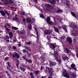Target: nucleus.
<instances>
[{"label": "nucleus", "mask_w": 78, "mask_h": 78, "mask_svg": "<svg viewBox=\"0 0 78 78\" xmlns=\"http://www.w3.org/2000/svg\"><path fill=\"white\" fill-rule=\"evenodd\" d=\"M23 51L24 52V53H25L27 51L25 49H23Z\"/></svg>", "instance_id": "603ef678"}, {"label": "nucleus", "mask_w": 78, "mask_h": 78, "mask_svg": "<svg viewBox=\"0 0 78 78\" xmlns=\"http://www.w3.org/2000/svg\"><path fill=\"white\" fill-rule=\"evenodd\" d=\"M5 13L7 14L8 16H9V13L8 12L7 10L5 11Z\"/></svg>", "instance_id": "393cba45"}, {"label": "nucleus", "mask_w": 78, "mask_h": 78, "mask_svg": "<svg viewBox=\"0 0 78 78\" xmlns=\"http://www.w3.org/2000/svg\"><path fill=\"white\" fill-rule=\"evenodd\" d=\"M6 37L7 39H9V37L8 35H7L5 36Z\"/></svg>", "instance_id": "8fccbe9b"}, {"label": "nucleus", "mask_w": 78, "mask_h": 78, "mask_svg": "<svg viewBox=\"0 0 78 78\" xmlns=\"http://www.w3.org/2000/svg\"><path fill=\"white\" fill-rule=\"evenodd\" d=\"M20 14V15H21V16H24L25 15V12H19Z\"/></svg>", "instance_id": "bb28decb"}, {"label": "nucleus", "mask_w": 78, "mask_h": 78, "mask_svg": "<svg viewBox=\"0 0 78 78\" xmlns=\"http://www.w3.org/2000/svg\"><path fill=\"white\" fill-rule=\"evenodd\" d=\"M49 65L50 66H55L56 65V63L55 62H50Z\"/></svg>", "instance_id": "0eeeda50"}, {"label": "nucleus", "mask_w": 78, "mask_h": 78, "mask_svg": "<svg viewBox=\"0 0 78 78\" xmlns=\"http://www.w3.org/2000/svg\"><path fill=\"white\" fill-rule=\"evenodd\" d=\"M5 59H6V60H8V59H9V57H6L5 58Z\"/></svg>", "instance_id": "49530a36"}, {"label": "nucleus", "mask_w": 78, "mask_h": 78, "mask_svg": "<svg viewBox=\"0 0 78 78\" xmlns=\"http://www.w3.org/2000/svg\"><path fill=\"white\" fill-rule=\"evenodd\" d=\"M5 73H6L7 75H8V74H9V73H8V71H5Z\"/></svg>", "instance_id": "bf43d9fd"}, {"label": "nucleus", "mask_w": 78, "mask_h": 78, "mask_svg": "<svg viewBox=\"0 0 78 78\" xmlns=\"http://www.w3.org/2000/svg\"><path fill=\"white\" fill-rule=\"evenodd\" d=\"M16 39H13V41H14V42H16Z\"/></svg>", "instance_id": "774afa93"}, {"label": "nucleus", "mask_w": 78, "mask_h": 78, "mask_svg": "<svg viewBox=\"0 0 78 78\" xmlns=\"http://www.w3.org/2000/svg\"><path fill=\"white\" fill-rule=\"evenodd\" d=\"M57 61L59 64H61L62 62L61 60V59H58Z\"/></svg>", "instance_id": "72a5a7b5"}, {"label": "nucleus", "mask_w": 78, "mask_h": 78, "mask_svg": "<svg viewBox=\"0 0 78 78\" xmlns=\"http://www.w3.org/2000/svg\"><path fill=\"white\" fill-rule=\"evenodd\" d=\"M28 56H31V54H29L28 55Z\"/></svg>", "instance_id": "69168bd1"}, {"label": "nucleus", "mask_w": 78, "mask_h": 78, "mask_svg": "<svg viewBox=\"0 0 78 78\" xmlns=\"http://www.w3.org/2000/svg\"><path fill=\"white\" fill-rule=\"evenodd\" d=\"M47 22L49 25H51L53 23L52 21H50V18L48 16L47 19Z\"/></svg>", "instance_id": "20e7f679"}, {"label": "nucleus", "mask_w": 78, "mask_h": 78, "mask_svg": "<svg viewBox=\"0 0 78 78\" xmlns=\"http://www.w3.org/2000/svg\"><path fill=\"white\" fill-rule=\"evenodd\" d=\"M27 44H28V45H30L31 44V43L30 42H27Z\"/></svg>", "instance_id": "864d4df0"}, {"label": "nucleus", "mask_w": 78, "mask_h": 78, "mask_svg": "<svg viewBox=\"0 0 78 78\" xmlns=\"http://www.w3.org/2000/svg\"><path fill=\"white\" fill-rule=\"evenodd\" d=\"M12 28L13 30H18V28L14 27L12 26Z\"/></svg>", "instance_id": "f704fd0d"}, {"label": "nucleus", "mask_w": 78, "mask_h": 78, "mask_svg": "<svg viewBox=\"0 0 78 78\" xmlns=\"http://www.w3.org/2000/svg\"><path fill=\"white\" fill-rule=\"evenodd\" d=\"M46 68L48 70L49 73V74H51V75L48 77V78H53V77H52V75H51V74H52L54 72L53 70L49 67H46Z\"/></svg>", "instance_id": "f257e3e1"}, {"label": "nucleus", "mask_w": 78, "mask_h": 78, "mask_svg": "<svg viewBox=\"0 0 78 78\" xmlns=\"http://www.w3.org/2000/svg\"><path fill=\"white\" fill-rule=\"evenodd\" d=\"M44 69V67L42 66H41V70H42Z\"/></svg>", "instance_id": "6e6d98bb"}, {"label": "nucleus", "mask_w": 78, "mask_h": 78, "mask_svg": "<svg viewBox=\"0 0 78 78\" xmlns=\"http://www.w3.org/2000/svg\"><path fill=\"white\" fill-rule=\"evenodd\" d=\"M52 27L53 28H54L55 31H56V32H57V33H59V29L58 28H56V27L54 26H53Z\"/></svg>", "instance_id": "4468645a"}, {"label": "nucleus", "mask_w": 78, "mask_h": 78, "mask_svg": "<svg viewBox=\"0 0 78 78\" xmlns=\"http://www.w3.org/2000/svg\"><path fill=\"white\" fill-rule=\"evenodd\" d=\"M65 53H69V49L67 48H66L65 50Z\"/></svg>", "instance_id": "412c9836"}, {"label": "nucleus", "mask_w": 78, "mask_h": 78, "mask_svg": "<svg viewBox=\"0 0 78 78\" xmlns=\"http://www.w3.org/2000/svg\"><path fill=\"white\" fill-rule=\"evenodd\" d=\"M55 59H56V60H57L58 59V58L55 56Z\"/></svg>", "instance_id": "13d9d810"}, {"label": "nucleus", "mask_w": 78, "mask_h": 78, "mask_svg": "<svg viewBox=\"0 0 78 78\" xmlns=\"http://www.w3.org/2000/svg\"><path fill=\"white\" fill-rule=\"evenodd\" d=\"M45 76H42L41 77V78H45Z\"/></svg>", "instance_id": "e2e57ef3"}, {"label": "nucleus", "mask_w": 78, "mask_h": 78, "mask_svg": "<svg viewBox=\"0 0 78 78\" xmlns=\"http://www.w3.org/2000/svg\"><path fill=\"white\" fill-rule=\"evenodd\" d=\"M34 29L35 30H36V34H37V29L36 28V27H34Z\"/></svg>", "instance_id": "680f3d73"}, {"label": "nucleus", "mask_w": 78, "mask_h": 78, "mask_svg": "<svg viewBox=\"0 0 78 78\" xmlns=\"http://www.w3.org/2000/svg\"><path fill=\"white\" fill-rule=\"evenodd\" d=\"M9 2L10 3H13L12 1L11 0H9Z\"/></svg>", "instance_id": "c03bdc74"}, {"label": "nucleus", "mask_w": 78, "mask_h": 78, "mask_svg": "<svg viewBox=\"0 0 78 78\" xmlns=\"http://www.w3.org/2000/svg\"><path fill=\"white\" fill-rule=\"evenodd\" d=\"M70 26L71 27H73V24L70 23Z\"/></svg>", "instance_id": "37998d69"}, {"label": "nucleus", "mask_w": 78, "mask_h": 78, "mask_svg": "<svg viewBox=\"0 0 78 78\" xmlns=\"http://www.w3.org/2000/svg\"><path fill=\"white\" fill-rule=\"evenodd\" d=\"M57 12H62V10L61 9H58L57 10Z\"/></svg>", "instance_id": "c9c22d12"}, {"label": "nucleus", "mask_w": 78, "mask_h": 78, "mask_svg": "<svg viewBox=\"0 0 78 78\" xmlns=\"http://www.w3.org/2000/svg\"><path fill=\"white\" fill-rule=\"evenodd\" d=\"M67 41L68 42H69L70 44H72V40L71 37H67Z\"/></svg>", "instance_id": "423d86ee"}, {"label": "nucleus", "mask_w": 78, "mask_h": 78, "mask_svg": "<svg viewBox=\"0 0 78 78\" xmlns=\"http://www.w3.org/2000/svg\"><path fill=\"white\" fill-rule=\"evenodd\" d=\"M71 14L74 17H75L76 18V19H77V18L76 17V14L75 13H74L73 12H71Z\"/></svg>", "instance_id": "a211bd4d"}, {"label": "nucleus", "mask_w": 78, "mask_h": 78, "mask_svg": "<svg viewBox=\"0 0 78 78\" xmlns=\"http://www.w3.org/2000/svg\"><path fill=\"white\" fill-rule=\"evenodd\" d=\"M7 25L9 27H11V25L12 26V25H11V24H8Z\"/></svg>", "instance_id": "09e8293b"}, {"label": "nucleus", "mask_w": 78, "mask_h": 78, "mask_svg": "<svg viewBox=\"0 0 78 78\" xmlns=\"http://www.w3.org/2000/svg\"><path fill=\"white\" fill-rule=\"evenodd\" d=\"M47 38L48 40H50V39L51 38V36L50 35L47 36Z\"/></svg>", "instance_id": "c85d7f7f"}, {"label": "nucleus", "mask_w": 78, "mask_h": 78, "mask_svg": "<svg viewBox=\"0 0 78 78\" xmlns=\"http://www.w3.org/2000/svg\"><path fill=\"white\" fill-rule=\"evenodd\" d=\"M9 70L10 72H12V73H13V71L11 69H9Z\"/></svg>", "instance_id": "4d7b16f0"}, {"label": "nucleus", "mask_w": 78, "mask_h": 78, "mask_svg": "<svg viewBox=\"0 0 78 78\" xmlns=\"http://www.w3.org/2000/svg\"><path fill=\"white\" fill-rule=\"evenodd\" d=\"M20 69H21V70L22 71H25V69H26L25 68V67H23L21 66H20Z\"/></svg>", "instance_id": "dca6fc26"}, {"label": "nucleus", "mask_w": 78, "mask_h": 78, "mask_svg": "<svg viewBox=\"0 0 78 78\" xmlns=\"http://www.w3.org/2000/svg\"><path fill=\"white\" fill-rule=\"evenodd\" d=\"M46 6L49 8H53V7H52V6L49 4H47L46 5Z\"/></svg>", "instance_id": "aec40b11"}, {"label": "nucleus", "mask_w": 78, "mask_h": 78, "mask_svg": "<svg viewBox=\"0 0 78 78\" xmlns=\"http://www.w3.org/2000/svg\"><path fill=\"white\" fill-rule=\"evenodd\" d=\"M20 34H26V31L24 29H23L20 32Z\"/></svg>", "instance_id": "1a4fd4ad"}, {"label": "nucleus", "mask_w": 78, "mask_h": 78, "mask_svg": "<svg viewBox=\"0 0 78 78\" xmlns=\"http://www.w3.org/2000/svg\"><path fill=\"white\" fill-rule=\"evenodd\" d=\"M30 77L32 78H34V76H33V74L32 73H30Z\"/></svg>", "instance_id": "cd10ccee"}, {"label": "nucleus", "mask_w": 78, "mask_h": 78, "mask_svg": "<svg viewBox=\"0 0 78 78\" xmlns=\"http://www.w3.org/2000/svg\"><path fill=\"white\" fill-rule=\"evenodd\" d=\"M62 75H63L64 77H66V78H69V75L68 73H67V71L64 70L63 72L62 73Z\"/></svg>", "instance_id": "f03ea898"}, {"label": "nucleus", "mask_w": 78, "mask_h": 78, "mask_svg": "<svg viewBox=\"0 0 78 78\" xmlns=\"http://www.w3.org/2000/svg\"><path fill=\"white\" fill-rule=\"evenodd\" d=\"M22 58H23V59H24L25 61H28V59L26 58V57L25 56H23L22 57Z\"/></svg>", "instance_id": "b1692460"}, {"label": "nucleus", "mask_w": 78, "mask_h": 78, "mask_svg": "<svg viewBox=\"0 0 78 78\" xmlns=\"http://www.w3.org/2000/svg\"><path fill=\"white\" fill-rule=\"evenodd\" d=\"M40 58H41V59H42V62H44V61H45V60L44 59V57H40Z\"/></svg>", "instance_id": "a19ab883"}, {"label": "nucleus", "mask_w": 78, "mask_h": 78, "mask_svg": "<svg viewBox=\"0 0 78 78\" xmlns=\"http://www.w3.org/2000/svg\"><path fill=\"white\" fill-rule=\"evenodd\" d=\"M18 45H19V47H21V44H18Z\"/></svg>", "instance_id": "338daca9"}, {"label": "nucleus", "mask_w": 78, "mask_h": 78, "mask_svg": "<svg viewBox=\"0 0 78 78\" xmlns=\"http://www.w3.org/2000/svg\"><path fill=\"white\" fill-rule=\"evenodd\" d=\"M54 54L55 56H58V52L57 51H55L54 52Z\"/></svg>", "instance_id": "e433bc0d"}, {"label": "nucleus", "mask_w": 78, "mask_h": 78, "mask_svg": "<svg viewBox=\"0 0 78 78\" xmlns=\"http://www.w3.org/2000/svg\"><path fill=\"white\" fill-rule=\"evenodd\" d=\"M50 2L52 5L55 3V0H50Z\"/></svg>", "instance_id": "6ab92c4d"}, {"label": "nucleus", "mask_w": 78, "mask_h": 78, "mask_svg": "<svg viewBox=\"0 0 78 78\" xmlns=\"http://www.w3.org/2000/svg\"><path fill=\"white\" fill-rule=\"evenodd\" d=\"M51 46L52 48H53V49H55V48H56V46L55 44L53 43L51 44Z\"/></svg>", "instance_id": "4be33fe9"}, {"label": "nucleus", "mask_w": 78, "mask_h": 78, "mask_svg": "<svg viewBox=\"0 0 78 78\" xmlns=\"http://www.w3.org/2000/svg\"><path fill=\"white\" fill-rule=\"evenodd\" d=\"M12 48L14 50H16V47H15V46H13Z\"/></svg>", "instance_id": "3c124183"}, {"label": "nucleus", "mask_w": 78, "mask_h": 78, "mask_svg": "<svg viewBox=\"0 0 78 78\" xmlns=\"http://www.w3.org/2000/svg\"><path fill=\"white\" fill-rule=\"evenodd\" d=\"M9 34L10 36V38H11V39H12V37H13V34L12 33V32H9Z\"/></svg>", "instance_id": "ddd939ff"}, {"label": "nucleus", "mask_w": 78, "mask_h": 78, "mask_svg": "<svg viewBox=\"0 0 78 78\" xmlns=\"http://www.w3.org/2000/svg\"><path fill=\"white\" fill-rule=\"evenodd\" d=\"M5 29L6 30H7V31H10L11 30L10 29H9V28L7 27H6L5 28Z\"/></svg>", "instance_id": "58836bf2"}, {"label": "nucleus", "mask_w": 78, "mask_h": 78, "mask_svg": "<svg viewBox=\"0 0 78 78\" xmlns=\"http://www.w3.org/2000/svg\"><path fill=\"white\" fill-rule=\"evenodd\" d=\"M62 59H63L65 61H66V60H67L68 59V58H67V57H62Z\"/></svg>", "instance_id": "7c9ffc66"}, {"label": "nucleus", "mask_w": 78, "mask_h": 78, "mask_svg": "<svg viewBox=\"0 0 78 78\" xmlns=\"http://www.w3.org/2000/svg\"><path fill=\"white\" fill-rule=\"evenodd\" d=\"M26 62H28L29 63H32V60L31 59L28 60V59H27V61H26Z\"/></svg>", "instance_id": "2f4dec72"}, {"label": "nucleus", "mask_w": 78, "mask_h": 78, "mask_svg": "<svg viewBox=\"0 0 78 78\" xmlns=\"http://www.w3.org/2000/svg\"><path fill=\"white\" fill-rule=\"evenodd\" d=\"M26 49V50H29V47H27V46L25 47Z\"/></svg>", "instance_id": "a18cd8bd"}, {"label": "nucleus", "mask_w": 78, "mask_h": 78, "mask_svg": "<svg viewBox=\"0 0 78 78\" xmlns=\"http://www.w3.org/2000/svg\"><path fill=\"white\" fill-rule=\"evenodd\" d=\"M40 17H41V18H44V15L41 14L40 15Z\"/></svg>", "instance_id": "ea45409f"}, {"label": "nucleus", "mask_w": 78, "mask_h": 78, "mask_svg": "<svg viewBox=\"0 0 78 78\" xmlns=\"http://www.w3.org/2000/svg\"><path fill=\"white\" fill-rule=\"evenodd\" d=\"M4 0H5L6 2H5V4H6V5H8V0H1L2 1H4Z\"/></svg>", "instance_id": "c756f323"}, {"label": "nucleus", "mask_w": 78, "mask_h": 78, "mask_svg": "<svg viewBox=\"0 0 78 78\" xmlns=\"http://www.w3.org/2000/svg\"><path fill=\"white\" fill-rule=\"evenodd\" d=\"M7 42H8V43H9V40H7Z\"/></svg>", "instance_id": "0e129e2a"}, {"label": "nucleus", "mask_w": 78, "mask_h": 78, "mask_svg": "<svg viewBox=\"0 0 78 78\" xmlns=\"http://www.w3.org/2000/svg\"><path fill=\"white\" fill-rule=\"evenodd\" d=\"M0 13L1 14V15L2 16H6V14H5V12H4L3 11H0Z\"/></svg>", "instance_id": "9b49d317"}, {"label": "nucleus", "mask_w": 78, "mask_h": 78, "mask_svg": "<svg viewBox=\"0 0 78 78\" xmlns=\"http://www.w3.org/2000/svg\"><path fill=\"white\" fill-rule=\"evenodd\" d=\"M12 57L13 58L16 57L18 59H19V58H20V56H19V53L16 52H14L13 53Z\"/></svg>", "instance_id": "7ed1b4c3"}, {"label": "nucleus", "mask_w": 78, "mask_h": 78, "mask_svg": "<svg viewBox=\"0 0 78 78\" xmlns=\"http://www.w3.org/2000/svg\"><path fill=\"white\" fill-rule=\"evenodd\" d=\"M7 64L9 67H11V66L10 65V63H9V62H8L7 63Z\"/></svg>", "instance_id": "79ce46f5"}, {"label": "nucleus", "mask_w": 78, "mask_h": 78, "mask_svg": "<svg viewBox=\"0 0 78 78\" xmlns=\"http://www.w3.org/2000/svg\"><path fill=\"white\" fill-rule=\"evenodd\" d=\"M37 39H38V40H39V35H38V32H37Z\"/></svg>", "instance_id": "473e14b6"}, {"label": "nucleus", "mask_w": 78, "mask_h": 78, "mask_svg": "<svg viewBox=\"0 0 78 78\" xmlns=\"http://www.w3.org/2000/svg\"><path fill=\"white\" fill-rule=\"evenodd\" d=\"M28 27L30 30H31V29H32V26H31V25L30 24H28Z\"/></svg>", "instance_id": "a878e982"}, {"label": "nucleus", "mask_w": 78, "mask_h": 78, "mask_svg": "<svg viewBox=\"0 0 78 78\" xmlns=\"http://www.w3.org/2000/svg\"><path fill=\"white\" fill-rule=\"evenodd\" d=\"M31 19H30V18H27L26 19V21H27V22H28L29 23H30L31 22Z\"/></svg>", "instance_id": "5701e85b"}, {"label": "nucleus", "mask_w": 78, "mask_h": 78, "mask_svg": "<svg viewBox=\"0 0 78 78\" xmlns=\"http://www.w3.org/2000/svg\"><path fill=\"white\" fill-rule=\"evenodd\" d=\"M62 28L63 29H64V30L67 33V28H66V27L65 25H63L62 26Z\"/></svg>", "instance_id": "2eb2a0df"}, {"label": "nucleus", "mask_w": 78, "mask_h": 78, "mask_svg": "<svg viewBox=\"0 0 78 78\" xmlns=\"http://www.w3.org/2000/svg\"><path fill=\"white\" fill-rule=\"evenodd\" d=\"M19 62H18V63L17 64H16V66H19Z\"/></svg>", "instance_id": "5fc2aeb1"}, {"label": "nucleus", "mask_w": 78, "mask_h": 78, "mask_svg": "<svg viewBox=\"0 0 78 78\" xmlns=\"http://www.w3.org/2000/svg\"><path fill=\"white\" fill-rule=\"evenodd\" d=\"M23 22H25V20L24 19H23Z\"/></svg>", "instance_id": "052dcab7"}, {"label": "nucleus", "mask_w": 78, "mask_h": 78, "mask_svg": "<svg viewBox=\"0 0 78 78\" xmlns=\"http://www.w3.org/2000/svg\"><path fill=\"white\" fill-rule=\"evenodd\" d=\"M70 76H71V78L72 77L73 78H75L76 77V74L75 73L73 72L71 74Z\"/></svg>", "instance_id": "9d476101"}, {"label": "nucleus", "mask_w": 78, "mask_h": 78, "mask_svg": "<svg viewBox=\"0 0 78 78\" xmlns=\"http://www.w3.org/2000/svg\"><path fill=\"white\" fill-rule=\"evenodd\" d=\"M65 38L66 37H65V36H62V37H61V39H63V40H65Z\"/></svg>", "instance_id": "4c0bfd02"}, {"label": "nucleus", "mask_w": 78, "mask_h": 78, "mask_svg": "<svg viewBox=\"0 0 78 78\" xmlns=\"http://www.w3.org/2000/svg\"><path fill=\"white\" fill-rule=\"evenodd\" d=\"M70 66L71 67H72V68H73V69H74V70H76V68L75 67V64H72L70 65Z\"/></svg>", "instance_id": "f8f14e48"}, {"label": "nucleus", "mask_w": 78, "mask_h": 78, "mask_svg": "<svg viewBox=\"0 0 78 78\" xmlns=\"http://www.w3.org/2000/svg\"><path fill=\"white\" fill-rule=\"evenodd\" d=\"M40 72L41 73V72H40V71L39 70H36L35 71V75H39V74L40 73Z\"/></svg>", "instance_id": "f3484780"}, {"label": "nucleus", "mask_w": 78, "mask_h": 78, "mask_svg": "<svg viewBox=\"0 0 78 78\" xmlns=\"http://www.w3.org/2000/svg\"><path fill=\"white\" fill-rule=\"evenodd\" d=\"M52 33V31L51 30H46L45 31V33L46 34H51Z\"/></svg>", "instance_id": "6e6552de"}, {"label": "nucleus", "mask_w": 78, "mask_h": 78, "mask_svg": "<svg viewBox=\"0 0 78 78\" xmlns=\"http://www.w3.org/2000/svg\"><path fill=\"white\" fill-rule=\"evenodd\" d=\"M72 36H75L74 37L75 38L74 39V41H76V40H77V39H78V38H77V37L76 36L77 35V34H75L74 33H73L72 34Z\"/></svg>", "instance_id": "39448f33"}, {"label": "nucleus", "mask_w": 78, "mask_h": 78, "mask_svg": "<svg viewBox=\"0 0 78 78\" xmlns=\"http://www.w3.org/2000/svg\"><path fill=\"white\" fill-rule=\"evenodd\" d=\"M17 15H16L15 16V19L16 20H18V19L17 18Z\"/></svg>", "instance_id": "de8ad7c7"}]
</instances>
